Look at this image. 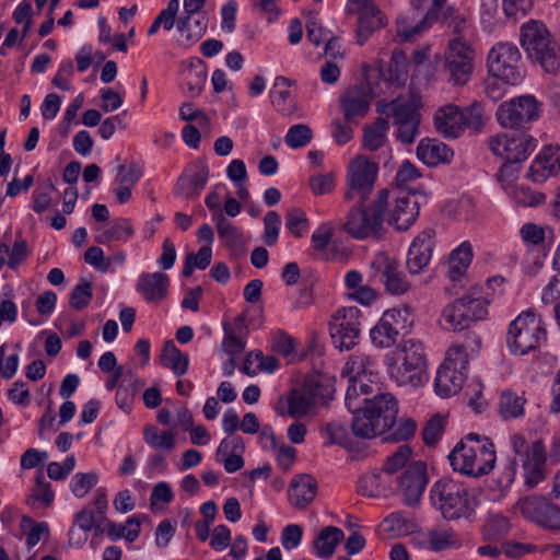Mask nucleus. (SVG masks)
Here are the masks:
<instances>
[{
  "label": "nucleus",
  "instance_id": "nucleus-1",
  "mask_svg": "<svg viewBox=\"0 0 560 560\" xmlns=\"http://www.w3.org/2000/svg\"><path fill=\"white\" fill-rule=\"evenodd\" d=\"M357 409L347 408L352 415V432L355 436L373 439L382 436L384 442L407 441L417 431V422L410 418L397 421L398 400L390 393L378 389L372 395H358Z\"/></svg>",
  "mask_w": 560,
  "mask_h": 560
},
{
  "label": "nucleus",
  "instance_id": "nucleus-2",
  "mask_svg": "<svg viewBox=\"0 0 560 560\" xmlns=\"http://www.w3.org/2000/svg\"><path fill=\"white\" fill-rule=\"evenodd\" d=\"M429 502L447 521H472L478 505L476 495L467 487L448 478L432 485Z\"/></svg>",
  "mask_w": 560,
  "mask_h": 560
},
{
  "label": "nucleus",
  "instance_id": "nucleus-3",
  "mask_svg": "<svg viewBox=\"0 0 560 560\" xmlns=\"http://www.w3.org/2000/svg\"><path fill=\"white\" fill-rule=\"evenodd\" d=\"M520 43L532 62L546 73L560 72V44L542 22L530 20L523 24Z\"/></svg>",
  "mask_w": 560,
  "mask_h": 560
},
{
  "label": "nucleus",
  "instance_id": "nucleus-4",
  "mask_svg": "<svg viewBox=\"0 0 560 560\" xmlns=\"http://www.w3.org/2000/svg\"><path fill=\"white\" fill-rule=\"evenodd\" d=\"M491 294L482 285L470 287L463 296L447 304L441 314V326L450 331H462L488 316Z\"/></svg>",
  "mask_w": 560,
  "mask_h": 560
},
{
  "label": "nucleus",
  "instance_id": "nucleus-5",
  "mask_svg": "<svg viewBox=\"0 0 560 560\" xmlns=\"http://www.w3.org/2000/svg\"><path fill=\"white\" fill-rule=\"evenodd\" d=\"M376 362L373 357L363 352L351 354L341 370V377L348 378L345 395L347 408L357 409L358 395H372L378 389Z\"/></svg>",
  "mask_w": 560,
  "mask_h": 560
},
{
  "label": "nucleus",
  "instance_id": "nucleus-6",
  "mask_svg": "<svg viewBox=\"0 0 560 560\" xmlns=\"http://www.w3.org/2000/svg\"><path fill=\"white\" fill-rule=\"evenodd\" d=\"M411 455L412 450L408 444L398 446L396 452L386 457L383 471L393 475L404 468L397 477V491L404 504L416 506L420 502V460L408 464Z\"/></svg>",
  "mask_w": 560,
  "mask_h": 560
},
{
  "label": "nucleus",
  "instance_id": "nucleus-7",
  "mask_svg": "<svg viewBox=\"0 0 560 560\" xmlns=\"http://www.w3.org/2000/svg\"><path fill=\"white\" fill-rule=\"evenodd\" d=\"M448 459L455 471L469 477H481L494 468V444L492 441H485V444L468 445L459 441L450 453Z\"/></svg>",
  "mask_w": 560,
  "mask_h": 560
},
{
  "label": "nucleus",
  "instance_id": "nucleus-8",
  "mask_svg": "<svg viewBox=\"0 0 560 560\" xmlns=\"http://www.w3.org/2000/svg\"><path fill=\"white\" fill-rule=\"evenodd\" d=\"M389 197L388 189H381L376 199L365 209L363 202L353 207L343 224V230L357 240L380 236Z\"/></svg>",
  "mask_w": 560,
  "mask_h": 560
},
{
  "label": "nucleus",
  "instance_id": "nucleus-9",
  "mask_svg": "<svg viewBox=\"0 0 560 560\" xmlns=\"http://www.w3.org/2000/svg\"><path fill=\"white\" fill-rule=\"evenodd\" d=\"M387 369L392 378L400 386L410 385L417 388L420 385V340L402 336L392 355H387Z\"/></svg>",
  "mask_w": 560,
  "mask_h": 560
},
{
  "label": "nucleus",
  "instance_id": "nucleus-10",
  "mask_svg": "<svg viewBox=\"0 0 560 560\" xmlns=\"http://www.w3.org/2000/svg\"><path fill=\"white\" fill-rule=\"evenodd\" d=\"M546 335L542 320L527 311L510 324L506 343L512 353L524 355L536 350L546 340Z\"/></svg>",
  "mask_w": 560,
  "mask_h": 560
},
{
  "label": "nucleus",
  "instance_id": "nucleus-11",
  "mask_svg": "<svg viewBox=\"0 0 560 560\" xmlns=\"http://www.w3.org/2000/svg\"><path fill=\"white\" fill-rule=\"evenodd\" d=\"M361 316L362 313L357 306L340 307L334 313L329 332L336 349L349 351L359 343Z\"/></svg>",
  "mask_w": 560,
  "mask_h": 560
},
{
  "label": "nucleus",
  "instance_id": "nucleus-12",
  "mask_svg": "<svg viewBox=\"0 0 560 560\" xmlns=\"http://www.w3.org/2000/svg\"><path fill=\"white\" fill-rule=\"evenodd\" d=\"M536 139L524 130H513L490 137V151L506 161L524 162L536 148Z\"/></svg>",
  "mask_w": 560,
  "mask_h": 560
},
{
  "label": "nucleus",
  "instance_id": "nucleus-13",
  "mask_svg": "<svg viewBox=\"0 0 560 560\" xmlns=\"http://www.w3.org/2000/svg\"><path fill=\"white\" fill-rule=\"evenodd\" d=\"M475 50L462 37H455L448 43V51L443 60L444 69L448 72V81L453 85H465L474 70Z\"/></svg>",
  "mask_w": 560,
  "mask_h": 560
},
{
  "label": "nucleus",
  "instance_id": "nucleus-14",
  "mask_svg": "<svg viewBox=\"0 0 560 560\" xmlns=\"http://www.w3.org/2000/svg\"><path fill=\"white\" fill-rule=\"evenodd\" d=\"M539 105L533 95L514 97L499 105L497 120L503 128L523 129L539 117Z\"/></svg>",
  "mask_w": 560,
  "mask_h": 560
},
{
  "label": "nucleus",
  "instance_id": "nucleus-15",
  "mask_svg": "<svg viewBox=\"0 0 560 560\" xmlns=\"http://www.w3.org/2000/svg\"><path fill=\"white\" fill-rule=\"evenodd\" d=\"M521 52L512 43H498L489 51L487 67L489 74L497 75L512 85L522 79L520 70Z\"/></svg>",
  "mask_w": 560,
  "mask_h": 560
},
{
  "label": "nucleus",
  "instance_id": "nucleus-16",
  "mask_svg": "<svg viewBox=\"0 0 560 560\" xmlns=\"http://www.w3.org/2000/svg\"><path fill=\"white\" fill-rule=\"evenodd\" d=\"M378 166L364 158H358L351 164L348 174V190L345 192V199L353 200L355 197L364 202L374 188L377 177Z\"/></svg>",
  "mask_w": 560,
  "mask_h": 560
},
{
  "label": "nucleus",
  "instance_id": "nucleus-17",
  "mask_svg": "<svg viewBox=\"0 0 560 560\" xmlns=\"http://www.w3.org/2000/svg\"><path fill=\"white\" fill-rule=\"evenodd\" d=\"M371 268L388 294L402 295L409 291L410 282L400 270L399 262L388 254L377 253L371 261Z\"/></svg>",
  "mask_w": 560,
  "mask_h": 560
},
{
  "label": "nucleus",
  "instance_id": "nucleus-18",
  "mask_svg": "<svg viewBox=\"0 0 560 560\" xmlns=\"http://www.w3.org/2000/svg\"><path fill=\"white\" fill-rule=\"evenodd\" d=\"M376 110L380 114L393 115L395 124L398 125L397 138L406 144L412 143L418 132L419 115L415 104L399 103L392 101L390 103L378 102Z\"/></svg>",
  "mask_w": 560,
  "mask_h": 560
},
{
  "label": "nucleus",
  "instance_id": "nucleus-19",
  "mask_svg": "<svg viewBox=\"0 0 560 560\" xmlns=\"http://www.w3.org/2000/svg\"><path fill=\"white\" fill-rule=\"evenodd\" d=\"M408 316V307L386 311L370 331L372 343L377 348L392 347L396 342L399 329L406 328Z\"/></svg>",
  "mask_w": 560,
  "mask_h": 560
},
{
  "label": "nucleus",
  "instance_id": "nucleus-20",
  "mask_svg": "<svg viewBox=\"0 0 560 560\" xmlns=\"http://www.w3.org/2000/svg\"><path fill=\"white\" fill-rule=\"evenodd\" d=\"M518 508L524 517L549 529H555L560 508L545 497L532 495L521 499Z\"/></svg>",
  "mask_w": 560,
  "mask_h": 560
},
{
  "label": "nucleus",
  "instance_id": "nucleus-21",
  "mask_svg": "<svg viewBox=\"0 0 560 560\" xmlns=\"http://www.w3.org/2000/svg\"><path fill=\"white\" fill-rule=\"evenodd\" d=\"M372 100L373 92L368 84L361 82L349 86L340 96V108L346 122H357L364 117L370 110Z\"/></svg>",
  "mask_w": 560,
  "mask_h": 560
},
{
  "label": "nucleus",
  "instance_id": "nucleus-22",
  "mask_svg": "<svg viewBox=\"0 0 560 560\" xmlns=\"http://www.w3.org/2000/svg\"><path fill=\"white\" fill-rule=\"evenodd\" d=\"M208 178V165L202 161H195L179 176L174 194L187 199L196 197L206 187Z\"/></svg>",
  "mask_w": 560,
  "mask_h": 560
},
{
  "label": "nucleus",
  "instance_id": "nucleus-23",
  "mask_svg": "<svg viewBox=\"0 0 560 560\" xmlns=\"http://www.w3.org/2000/svg\"><path fill=\"white\" fill-rule=\"evenodd\" d=\"M218 236L222 245L229 250L232 259H240L246 255V237L240 229L224 218L222 212L212 213Z\"/></svg>",
  "mask_w": 560,
  "mask_h": 560
},
{
  "label": "nucleus",
  "instance_id": "nucleus-24",
  "mask_svg": "<svg viewBox=\"0 0 560 560\" xmlns=\"http://www.w3.org/2000/svg\"><path fill=\"white\" fill-rule=\"evenodd\" d=\"M170 277L164 272H143L139 276L136 290L147 303L160 304L168 295Z\"/></svg>",
  "mask_w": 560,
  "mask_h": 560
},
{
  "label": "nucleus",
  "instance_id": "nucleus-25",
  "mask_svg": "<svg viewBox=\"0 0 560 560\" xmlns=\"http://www.w3.org/2000/svg\"><path fill=\"white\" fill-rule=\"evenodd\" d=\"M546 448L541 440L535 441L522 459L525 485L528 488L536 487L546 477Z\"/></svg>",
  "mask_w": 560,
  "mask_h": 560
},
{
  "label": "nucleus",
  "instance_id": "nucleus-26",
  "mask_svg": "<svg viewBox=\"0 0 560 560\" xmlns=\"http://www.w3.org/2000/svg\"><path fill=\"white\" fill-rule=\"evenodd\" d=\"M318 490L316 479L308 474H300L292 478L289 489V502L296 509L303 510L310 505Z\"/></svg>",
  "mask_w": 560,
  "mask_h": 560
},
{
  "label": "nucleus",
  "instance_id": "nucleus-27",
  "mask_svg": "<svg viewBox=\"0 0 560 560\" xmlns=\"http://www.w3.org/2000/svg\"><path fill=\"white\" fill-rule=\"evenodd\" d=\"M395 201L388 223L398 231H406L416 222L420 213L418 197L397 196Z\"/></svg>",
  "mask_w": 560,
  "mask_h": 560
},
{
  "label": "nucleus",
  "instance_id": "nucleus-28",
  "mask_svg": "<svg viewBox=\"0 0 560 560\" xmlns=\"http://www.w3.org/2000/svg\"><path fill=\"white\" fill-rule=\"evenodd\" d=\"M560 171V148L546 147L534 160L529 167V176L536 183H542L549 176Z\"/></svg>",
  "mask_w": 560,
  "mask_h": 560
},
{
  "label": "nucleus",
  "instance_id": "nucleus-29",
  "mask_svg": "<svg viewBox=\"0 0 560 560\" xmlns=\"http://www.w3.org/2000/svg\"><path fill=\"white\" fill-rule=\"evenodd\" d=\"M409 60L400 49H394L390 61L380 66V78L389 85L401 88L409 78Z\"/></svg>",
  "mask_w": 560,
  "mask_h": 560
},
{
  "label": "nucleus",
  "instance_id": "nucleus-30",
  "mask_svg": "<svg viewBox=\"0 0 560 560\" xmlns=\"http://www.w3.org/2000/svg\"><path fill=\"white\" fill-rule=\"evenodd\" d=\"M433 121L435 130L446 138L457 139L463 133L459 107L454 104L440 107L434 114Z\"/></svg>",
  "mask_w": 560,
  "mask_h": 560
},
{
  "label": "nucleus",
  "instance_id": "nucleus-31",
  "mask_svg": "<svg viewBox=\"0 0 560 560\" xmlns=\"http://www.w3.org/2000/svg\"><path fill=\"white\" fill-rule=\"evenodd\" d=\"M466 374L440 365L434 380V390L442 398L456 395L463 387Z\"/></svg>",
  "mask_w": 560,
  "mask_h": 560
},
{
  "label": "nucleus",
  "instance_id": "nucleus-32",
  "mask_svg": "<svg viewBox=\"0 0 560 560\" xmlns=\"http://www.w3.org/2000/svg\"><path fill=\"white\" fill-rule=\"evenodd\" d=\"M454 158V151L444 142L434 138L422 139V163L429 167L450 164Z\"/></svg>",
  "mask_w": 560,
  "mask_h": 560
},
{
  "label": "nucleus",
  "instance_id": "nucleus-33",
  "mask_svg": "<svg viewBox=\"0 0 560 560\" xmlns=\"http://www.w3.org/2000/svg\"><path fill=\"white\" fill-rule=\"evenodd\" d=\"M177 31L180 33L183 37H185V42L183 45L190 46L191 44L197 43L207 32L208 28V20L205 15H183L178 19Z\"/></svg>",
  "mask_w": 560,
  "mask_h": 560
},
{
  "label": "nucleus",
  "instance_id": "nucleus-34",
  "mask_svg": "<svg viewBox=\"0 0 560 560\" xmlns=\"http://www.w3.org/2000/svg\"><path fill=\"white\" fill-rule=\"evenodd\" d=\"M472 260V248L470 243L464 242L450 254L448 278L453 282L460 281Z\"/></svg>",
  "mask_w": 560,
  "mask_h": 560
},
{
  "label": "nucleus",
  "instance_id": "nucleus-35",
  "mask_svg": "<svg viewBox=\"0 0 560 560\" xmlns=\"http://www.w3.org/2000/svg\"><path fill=\"white\" fill-rule=\"evenodd\" d=\"M343 536L345 534L339 527H324L313 542L315 555L322 559L331 557L338 544L343 539Z\"/></svg>",
  "mask_w": 560,
  "mask_h": 560
},
{
  "label": "nucleus",
  "instance_id": "nucleus-36",
  "mask_svg": "<svg viewBox=\"0 0 560 560\" xmlns=\"http://www.w3.org/2000/svg\"><path fill=\"white\" fill-rule=\"evenodd\" d=\"M291 80L279 75L275 80L273 90L270 92V98L273 107L283 116L291 115L295 108L291 92Z\"/></svg>",
  "mask_w": 560,
  "mask_h": 560
},
{
  "label": "nucleus",
  "instance_id": "nucleus-37",
  "mask_svg": "<svg viewBox=\"0 0 560 560\" xmlns=\"http://www.w3.org/2000/svg\"><path fill=\"white\" fill-rule=\"evenodd\" d=\"M358 15L357 43L362 46L375 30L385 25V21L376 5Z\"/></svg>",
  "mask_w": 560,
  "mask_h": 560
},
{
  "label": "nucleus",
  "instance_id": "nucleus-38",
  "mask_svg": "<svg viewBox=\"0 0 560 560\" xmlns=\"http://www.w3.org/2000/svg\"><path fill=\"white\" fill-rule=\"evenodd\" d=\"M224 339L223 347L226 353L235 355L242 352L245 348V341L243 340L242 334L245 332V316L238 315L233 324H223Z\"/></svg>",
  "mask_w": 560,
  "mask_h": 560
},
{
  "label": "nucleus",
  "instance_id": "nucleus-39",
  "mask_svg": "<svg viewBox=\"0 0 560 560\" xmlns=\"http://www.w3.org/2000/svg\"><path fill=\"white\" fill-rule=\"evenodd\" d=\"M104 522L107 525L106 534L112 541H117L124 537L128 542H133L141 532L140 515L128 517L125 525L117 524L106 518Z\"/></svg>",
  "mask_w": 560,
  "mask_h": 560
},
{
  "label": "nucleus",
  "instance_id": "nucleus-40",
  "mask_svg": "<svg viewBox=\"0 0 560 560\" xmlns=\"http://www.w3.org/2000/svg\"><path fill=\"white\" fill-rule=\"evenodd\" d=\"M161 362L163 366L171 369L177 376L186 374L189 368L188 354L182 352L173 340H167L164 343Z\"/></svg>",
  "mask_w": 560,
  "mask_h": 560
},
{
  "label": "nucleus",
  "instance_id": "nucleus-41",
  "mask_svg": "<svg viewBox=\"0 0 560 560\" xmlns=\"http://www.w3.org/2000/svg\"><path fill=\"white\" fill-rule=\"evenodd\" d=\"M438 12L439 13L436 20L428 21L427 13L424 16H422V31L430 28L434 23L448 24L453 27V32L455 33L456 37H462L464 39V33L469 27L468 15L458 12L453 5L452 13L445 14V18L443 16L444 8Z\"/></svg>",
  "mask_w": 560,
  "mask_h": 560
},
{
  "label": "nucleus",
  "instance_id": "nucleus-42",
  "mask_svg": "<svg viewBox=\"0 0 560 560\" xmlns=\"http://www.w3.org/2000/svg\"><path fill=\"white\" fill-rule=\"evenodd\" d=\"M135 231L131 221L127 218L115 219L112 224L95 237L98 244H108L110 242H127L133 235Z\"/></svg>",
  "mask_w": 560,
  "mask_h": 560
},
{
  "label": "nucleus",
  "instance_id": "nucleus-43",
  "mask_svg": "<svg viewBox=\"0 0 560 560\" xmlns=\"http://www.w3.org/2000/svg\"><path fill=\"white\" fill-rule=\"evenodd\" d=\"M420 177V172L408 160L404 161L396 174L397 196H417L419 187L412 186V183Z\"/></svg>",
  "mask_w": 560,
  "mask_h": 560
},
{
  "label": "nucleus",
  "instance_id": "nucleus-44",
  "mask_svg": "<svg viewBox=\"0 0 560 560\" xmlns=\"http://www.w3.org/2000/svg\"><path fill=\"white\" fill-rule=\"evenodd\" d=\"M389 124L386 118L377 117L376 120L364 127L363 147L369 151H376L382 148L386 141V133Z\"/></svg>",
  "mask_w": 560,
  "mask_h": 560
},
{
  "label": "nucleus",
  "instance_id": "nucleus-45",
  "mask_svg": "<svg viewBox=\"0 0 560 560\" xmlns=\"http://www.w3.org/2000/svg\"><path fill=\"white\" fill-rule=\"evenodd\" d=\"M443 59L439 51L432 52L429 45H422V80L427 85L433 84L441 74Z\"/></svg>",
  "mask_w": 560,
  "mask_h": 560
},
{
  "label": "nucleus",
  "instance_id": "nucleus-46",
  "mask_svg": "<svg viewBox=\"0 0 560 560\" xmlns=\"http://www.w3.org/2000/svg\"><path fill=\"white\" fill-rule=\"evenodd\" d=\"M526 399L512 390H504L500 396L499 412L504 420L520 418L524 415Z\"/></svg>",
  "mask_w": 560,
  "mask_h": 560
},
{
  "label": "nucleus",
  "instance_id": "nucleus-47",
  "mask_svg": "<svg viewBox=\"0 0 560 560\" xmlns=\"http://www.w3.org/2000/svg\"><path fill=\"white\" fill-rule=\"evenodd\" d=\"M462 130L470 129L480 132L485 126L483 105L475 101L470 105L459 108Z\"/></svg>",
  "mask_w": 560,
  "mask_h": 560
},
{
  "label": "nucleus",
  "instance_id": "nucleus-48",
  "mask_svg": "<svg viewBox=\"0 0 560 560\" xmlns=\"http://www.w3.org/2000/svg\"><path fill=\"white\" fill-rule=\"evenodd\" d=\"M144 442L155 450L172 451L175 447V434L172 431H160L155 425L149 424L143 429Z\"/></svg>",
  "mask_w": 560,
  "mask_h": 560
},
{
  "label": "nucleus",
  "instance_id": "nucleus-49",
  "mask_svg": "<svg viewBox=\"0 0 560 560\" xmlns=\"http://www.w3.org/2000/svg\"><path fill=\"white\" fill-rule=\"evenodd\" d=\"M447 424V415L435 413L422 429V441L429 447H433L441 440Z\"/></svg>",
  "mask_w": 560,
  "mask_h": 560
},
{
  "label": "nucleus",
  "instance_id": "nucleus-50",
  "mask_svg": "<svg viewBox=\"0 0 560 560\" xmlns=\"http://www.w3.org/2000/svg\"><path fill=\"white\" fill-rule=\"evenodd\" d=\"M385 490L382 471L366 474L359 478L357 482V491L363 497L376 498L382 495Z\"/></svg>",
  "mask_w": 560,
  "mask_h": 560
},
{
  "label": "nucleus",
  "instance_id": "nucleus-51",
  "mask_svg": "<svg viewBox=\"0 0 560 560\" xmlns=\"http://www.w3.org/2000/svg\"><path fill=\"white\" fill-rule=\"evenodd\" d=\"M382 528L388 537L408 535L415 532L416 525L401 513H392L382 523Z\"/></svg>",
  "mask_w": 560,
  "mask_h": 560
},
{
  "label": "nucleus",
  "instance_id": "nucleus-52",
  "mask_svg": "<svg viewBox=\"0 0 560 560\" xmlns=\"http://www.w3.org/2000/svg\"><path fill=\"white\" fill-rule=\"evenodd\" d=\"M469 364V354L464 345L451 346L445 354L442 365L447 366L456 372L466 374Z\"/></svg>",
  "mask_w": 560,
  "mask_h": 560
},
{
  "label": "nucleus",
  "instance_id": "nucleus-53",
  "mask_svg": "<svg viewBox=\"0 0 560 560\" xmlns=\"http://www.w3.org/2000/svg\"><path fill=\"white\" fill-rule=\"evenodd\" d=\"M455 533L450 528L430 529L427 534L425 546L430 550L439 552L455 546Z\"/></svg>",
  "mask_w": 560,
  "mask_h": 560
},
{
  "label": "nucleus",
  "instance_id": "nucleus-54",
  "mask_svg": "<svg viewBox=\"0 0 560 560\" xmlns=\"http://www.w3.org/2000/svg\"><path fill=\"white\" fill-rule=\"evenodd\" d=\"M303 386L314 408L317 406H327L328 402L332 399V394L335 390L331 384L310 381L306 382Z\"/></svg>",
  "mask_w": 560,
  "mask_h": 560
},
{
  "label": "nucleus",
  "instance_id": "nucleus-55",
  "mask_svg": "<svg viewBox=\"0 0 560 560\" xmlns=\"http://www.w3.org/2000/svg\"><path fill=\"white\" fill-rule=\"evenodd\" d=\"M93 299L92 284L84 278H81L70 293V306L81 311L89 306Z\"/></svg>",
  "mask_w": 560,
  "mask_h": 560
},
{
  "label": "nucleus",
  "instance_id": "nucleus-56",
  "mask_svg": "<svg viewBox=\"0 0 560 560\" xmlns=\"http://www.w3.org/2000/svg\"><path fill=\"white\" fill-rule=\"evenodd\" d=\"M288 413L293 418L306 416L314 408L304 386L288 397Z\"/></svg>",
  "mask_w": 560,
  "mask_h": 560
},
{
  "label": "nucleus",
  "instance_id": "nucleus-57",
  "mask_svg": "<svg viewBox=\"0 0 560 560\" xmlns=\"http://www.w3.org/2000/svg\"><path fill=\"white\" fill-rule=\"evenodd\" d=\"M313 137L312 129L304 124H296L289 128L284 141L291 149H299L307 145Z\"/></svg>",
  "mask_w": 560,
  "mask_h": 560
},
{
  "label": "nucleus",
  "instance_id": "nucleus-58",
  "mask_svg": "<svg viewBox=\"0 0 560 560\" xmlns=\"http://www.w3.org/2000/svg\"><path fill=\"white\" fill-rule=\"evenodd\" d=\"M206 80L207 72L203 67H200V69H188L183 82V89L189 96L196 97L203 90Z\"/></svg>",
  "mask_w": 560,
  "mask_h": 560
},
{
  "label": "nucleus",
  "instance_id": "nucleus-59",
  "mask_svg": "<svg viewBox=\"0 0 560 560\" xmlns=\"http://www.w3.org/2000/svg\"><path fill=\"white\" fill-rule=\"evenodd\" d=\"M97 482L96 472H77L70 481V489L74 497L83 498Z\"/></svg>",
  "mask_w": 560,
  "mask_h": 560
},
{
  "label": "nucleus",
  "instance_id": "nucleus-60",
  "mask_svg": "<svg viewBox=\"0 0 560 560\" xmlns=\"http://www.w3.org/2000/svg\"><path fill=\"white\" fill-rule=\"evenodd\" d=\"M285 228L294 237H302L308 228V219L301 208H292L285 215Z\"/></svg>",
  "mask_w": 560,
  "mask_h": 560
},
{
  "label": "nucleus",
  "instance_id": "nucleus-61",
  "mask_svg": "<svg viewBox=\"0 0 560 560\" xmlns=\"http://www.w3.org/2000/svg\"><path fill=\"white\" fill-rule=\"evenodd\" d=\"M281 219L278 212L268 211L264 218L262 241L267 246H275L278 242Z\"/></svg>",
  "mask_w": 560,
  "mask_h": 560
},
{
  "label": "nucleus",
  "instance_id": "nucleus-62",
  "mask_svg": "<svg viewBox=\"0 0 560 560\" xmlns=\"http://www.w3.org/2000/svg\"><path fill=\"white\" fill-rule=\"evenodd\" d=\"M0 322L14 323L18 317V307L13 302L14 290L11 285H4L1 292Z\"/></svg>",
  "mask_w": 560,
  "mask_h": 560
},
{
  "label": "nucleus",
  "instance_id": "nucleus-63",
  "mask_svg": "<svg viewBox=\"0 0 560 560\" xmlns=\"http://www.w3.org/2000/svg\"><path fill=\"white\" fill-rule=\"evenodd\" d=\"M322 434L326 439V445L337 444L340 446H347L348 444V431L347 428L340 422H330L324 429Z\"/></svg>",
  "mask_w": 560,
  "mask_h": 560
},
{
  "label": "nucleus",
  "instance_id": "nucleus-64",
  "mask_svg": "<svg viewBox=\"0 0 560 560\" xmlns=\"http://www.w3.org/2000/svg\"><path fill=\"white\" fill-rule=\"evenodd\" d=\"M294 339L284 330H277L271 337V348L278 354L289 358L294 355Z\"/></svg>",
  "mask_w": 560,
  "mask_h": 560
}]
</instances>
